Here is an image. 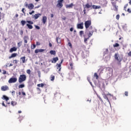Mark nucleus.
Returning a JSON list of instances; mask_svg holds the SVG:
<instances>
[{"instance_id":"1","label":"nucleus","mask_w":131,"mask_h":131,"mask_svg":"<svg viewBox=\"0 0 131 131\" xmlns=\"http://www.w3.org/2000/svg\"><path fill=\"white\" fill-rule=\"evenodd\" d=\"M26 23H28L26 24ZM20 24H21L22 26H24L26 24V26L28 27L29 29H32L33 28V26H32L33 24V21L31 20H21L20 21Z\"/></svg>"},{"instance_id":"2","label":"nucleus","mask_w":131,"mask_h":131,"mask_svg":"<svg viewBox=\"0 0 131 131\" xmlns=\"http://www.w3.org/2000/svg\"><path fill=\"white\" fill-rule=\"evenodd\" d=\"M86 30L88 32L89 37L92 36L93 34H94V32H95V30H96L95 28L93 27L92 26H91L90 28H88V29H86Z\"/></svg>"},{"instance_id":"3","label":"nucleus","mask_w":131,"mask_h":131,"mask_svg":"<svg viewBox=\"0 0 131 131\" xmlns=\"http://www.w3.org/2000/svg\"><path fill=\"white\" fill-rule=\"evenodd\" d=\"M26 75L25 74H22L20 75L18 78V82L19 83H22L24 81H25L26 80Z\"/></svg>"},{"instance_id":"4","label":"nucleus","mask_w":131,"mask_h":131,"mask_svg":"<svg viewBox=\"0 0 131 131\" xmlns=\"http://www.w3.org/2000/svg\"><path fill=\"white\" fill-rule=\"evenodd\" d=\"M64 0H58L57 1V4L56 5L57 8L58 9H62L63 7V3Z\"/></svg>"},{"instance_id":"5","label":"nucleus","mask_w":131,"mask_h":131,"mask_svg":"<svg viewBox=\"0 0 131 131\" xmlns=\"http://www.w3.org/2000/svg\"><path fill=\"white\" fill-rule=\"evenodd\" d=\"M84 25H85V29H89V28L91 27L92 25V20H89L85 21L84 23Z\"/></svg>"},{"instance_id":"6","label":"nucleus","mask_w":131,"mask_h":131,"mask_svg":"<svg viewBox=\"0 0 131 131\" xmlns=\"http://www.w3.org/2000/svg\"><path fill=\"white\" fill-rule=\"evenodd\" d=\"M115 59L119 62L122 61V58L120 57V56H118V54L117 53L115 54Z\"/></svg>"},{"instance_id":"7","label":"nucleus","mask_w":131,"mask_h":131,"mask_svg":"<svg viewBox=\"0 0 131 131\" xmlns=\"http://www.w3.org/2000/svg\"><path fill=\"white\" fill-rule=\"evenodd\" d=\"M9 83H15V82H17V78H11L9 81Z\"/></svg>"},{"instance_id":"8","label":"nucleus","mask_w":131,"mask_h":131,"mask_svg":"<svg viewBox=\"0 0 131 131\" xmlns=\"http://www.w3.org/2000/svg\"><path fill=\"white\" fill-rule=\"evenodd\" d=\"M77 27L78 29H83V23L77 24Z\"/></svg>"},{"instance_id":"9","label":"nucleus","mask_w":131,"mask_h":131,"mask_svg":"<svg viewBox=\"0 0 131 131\" xmlns=\"http://www.w3.org/2000/svg\"><path fill=\"white\" fill-rule=\"evenodd\" d=\"M9 90V86L7 85H4L1 87V90L3 92H5V91H8Z\"/></svg>"},{"instance_id":"10","label":"nucleus","mask_w":131,"mask_h":131,"mask_svg":"<svg viewBox=\"0 0 131 131\" xmlns=\"http://www.w3.org/2000/svg\"><path fill=\"white\" fill-rule=\"evenodd\" d=\"M45 52L44 49H36L35 50V54H38V53H42Z\"/></svg>"},{"instance_id":"11","label":"nucleus","mask_w":131,"mask_h":131,"mask_svg":"<svg viewBox=\"0 0 131 131\" xmlns=\"http://www.w3.org/2000/svg\"><path fill=\"white\" fill-rule=\"evenodd\" d=\"M74 6V5H73V3H71L69 5H67L66 6V9H71L72 8V7Z\"/></svg>"},{"instance_id":"12","label":"nucleus","mask_w":131,"mask_h":131,"mask_svg":"<svg viewBox=\"0 0 131 131\" xmlns=\"http://www.w3.org/2000/svg\"><path fill=\"white\" fill-rule=\"evenodd\" d=\"M59 60V58L58 57H54L51 60L52 63H56L57 61Z\"/></svg>"},{"instance_id":"13","label":"nucleus","mask_w":131,"mask_h":131,"mask_svg":"<svg viewBox=\"0 0 131 131\" xmlns=\"http://www.w3.org/2000/svg\"><path fill=\"white\" fill-rule=\"evenodd\" d=\"M16 51H17V48L13 47L10 49L9 52L10 53H13V52H16Z\"/></svg>"},{"instance_id":"14","label":"nucleus","mask_w":131,"mask_h":131,"mask_svg":"<svg viewBox=\"0 0 131 131\" xmlns=\"http://www.w3.org/2000/svg\"><path fill=\"white\" fill-rule=\"evenodd\" d=\"M40 16H41V13H38V14H35L34 15L35 20H36V19H38V17H40Z\"/></svg>"},{"instance_id":"15","label":"nucleus","mask_w":131,"mask_h":131,"mask_svg":"<svg viewBox=\"0 0 131 131\" xmlns=\"http://www.w3.org/2000/svg\"><path fill=\"white\" fill-rule=\"evenodd\" d=\"M33 8H34L33 4H29L28 5V9H29V10H33Z\"/></svg>"},{"instance_id":"16","label":"nucleus","mask_w":131,"mask_h":131,"mask_svg":"<svg viewBox=\"0 0 131 131\" xmlns=\"http://www.w3.org/2000/svg\"><path fill=\"white\" fill-rule=\"evenodd\" d=\"M20 60L22 61V63L24 64L26 62V57L24 56L20 57Z\"/></svg>"},{"instance_id":"17","label":"nucleus","mask_w":131,"mask_h":131,"mask_svg":"<svg viewBox=\"0 0 131 131\" xmlns=\"http://www.w3.org/2000/svg\"><path fill=\"white\" fill-rule=\"evenodd\" d=\"M28 39H29V38L28 37V36H25L24 37V40L25 43H27Z\"/></svg>"},{"instance_id":"18","label":"nucleus","mask_w":131,"mask_h":131,"mask_svg":"<svg viewBox=\"0 0 131 131\" xmlns=\"http://www.w3.org/2000/svg\"><path fill=\"white\" fill-rule=\"evenodd\" d=\"M42 21L43 24H46V22H47V16H43L42 17Z\"/></svg>"},{"instance_id":"19","label":"nucleus","mask_w":131,"mask_h":131,"mask_svg":"<svg viewBox=\"0 0 131 131\" xmlns=\"http://www.w3.org/2000/svg\"><path fill=\"white\" fill-rule=\"evenodd\" d=\"M17 57V53H12L10 56L9 57V59H12V58H15Z\"/></svg>"},{"instance_id":"20","label":"nucleus","mask_w":131,"mask_h":131,"mask_svg":"<svg viewBox=\"0 0 131 131\" xmlns=\"http://www.w3.org/2000/svg\"><path fill=\"white\" fill-rule=\"evenodd\" d=\"M63 59L61 60V62L59 64H57L56 66H57V69H59V68H61V65H62V63H63Z\"/></svg>"},{"instance_id":"21","label":"nucleus","mask_w":131,"mask_h":131,"mask_svg":"<svg viewBox=\"0 0 131 131\" xmlns=\"http://www.w3.org/2000/svg\"><path fill=\"white\" fill-rule=\"evenodd\" d=\"M2 99H3V100H6V102H8L9 100V97H7L6 95H4Z\"/></svg>"},{"instance_id":"22","label":"nucleus","mask_w":131,"mask_h":131,"mask_svg":"<svg viewBox=\"0 0 131 131\" xmlns=\"http://www.w3.org/2000/svg\"><path fill=\"white\" fill-rule=\"evenodd\" d=\"M92 8L93 9H95V10H97V9H100L101 7L98 6H96V5H93Z\"/></svg>"},{"instance_id":"23","label":"nucleus","mask_w":131,"mask_h":131,"mask_svg":"<svg viewBox=\"0 0 131 131\" xmlns=\"http://www.w3.org/2000/svg\"><path fill=\"white\" fill-rule=\"evenodd\" d=\"M56 41L57 42V43H61V38L58 37H56Z\"/></svg>"},{"instance_id":"24","label":"nucleus","mask_w":131,"mask_h":131,"mask_svg":"<svg viewBox=\"0 0 131 131\" xmlns=\"http://www.w3.org/2000/svg\"><path fill=\"white\" fill-rule=\"evenodd\" d=\"M50 54L51 55H54L55 56V55H56V51L55 50H51L50 51Z\"/></svg>"},{"instance_id":"25","label":"nucleus","mask_w":131,"mask_h":131,"mask_svg":"<svg viewBox=\"0 0 131 131\" xmlns=\"http://www.w3.org/2000/svg\"><path fill=\"white\" fill-rule=\"evenodd\" d=\"M50 79L51 80V81H54V80H55V76L51 75L50 77Z\"/></svg>"},{"instance_id":"26","label":"nucleus","mask_w":131,"mask_h":131,"mask_svg":"<svg viewBox=\"0 0 131 131\" xmlns=\"http://www.w3.org/2000/svg\"><path fill=\"white\" fill-rule=\"evenodd\" d=\"M23 88H25V84H21L18 85V89H23Z\"/></svg>"},{"instance_id":"27","label":"nucleus","mask_w":131,"mask_h":131,"mask_svg":"<svg viewBox=\"0 0 131 131\" xmlns=\"http://www.w3.org/2000/svg\"><path fill=\"white\" fill-rule=\"evenodd\" d=\"M119 46H120V45L118 43H116L113 45L114 48H118V47H119Z\"/></svg>"},{"instance_id":"28","label":"nucleus","mask_w":131,"mask_h":131,"mask_svg":"<svg viewBox=\"0 0 131 131\" xmlns=\"http://www.w3.org/2000/svg\"><path fill=\"white\" fill-rule=\"evenodd\" d=\"M94 77H95L96 79H98V78H99V76L98 75V74H97V73H95L94 74Z\"/></svg>"},{"instance_id":"29","label":"nucleus","mask_w":131,"mask_h":131,"mask_svg":"<svg viewBox=\"0 0 131 131\" xmlns=\"http://www.w3.org/2000/svg\"><path fill=\"white\" fill-rule=\"evenodd\" d=\"M45 84L43 83H41V84H38L37 85L38 88H43Z\"/></svg>"},{"instance_id":"30","label":"nucleus","mask_w":131,"mask_h":131,"mask_svg":"<svg viewBox=\"0 0 131 131\" xmlns=\"http://www.w3.org/2000/svg\"><path fill=\"white\" fill-rule=\"evenodd\" d=\"M70 66L71 67V70H73V62H70Z\"/></svg>"},{"instance_id":"31","label":"nucleus","mask_w":131,"mask_h":131,"mask_svg":"<svg viewBox=\"0 0 131 131\" xmlns=\"http://www.w3.org/2000/svg\"><path fill=\"white\" fill-rule=\"evenodd\" d=\"M103 98H104V99L106 100V101H107V102H110L109 99H108V97H107V95H103Z\"/></svg>"},{"instance_id":"32","label":"nucleus","mask_w":131,"mask_h":131,"mask_svg":"<svg viewBox=\"0 0 131 131\" xmlns=\"http://www.w3.org/2000/svg\"><path fill=\"white\" fill-rule=\"evenodd\" d=\"M11 105L12 106H16V105H17V102L15 101H11Z\"/></svg>"},{"instance_id":"33","label":"nucleus","mask_w":131,"mask_h":131,"mask_svg":"<svg viewBox=\"0 0 131 131\" xmlns=\"http://www.w3.org/2000/svg\"><path fill=\"white\" fill-rule=\"evenodd\" d=\"M92 6L91 5H89V4H86L85 5V8H87V9H90Z\"/></svg>"},{"instance_id":"34","label":"nucleus","mask_w":131,"mask_h":131,"mask_svg":"<svg viewBox=\"0 0 131 131\" xmlns=\"http://www.w3.org/2000/svg\"><path fill=\"white\" fill-rule=\"evenodd\" d=\"M114 8H115V11L117 12L118 11V6H117L116 5H114Z\"/></svg>"},{"instance_id":"35","label":"nucleus","mask_w":131,"mask_h":131,"mask_svg":"<svg viewBox=\"0 0 131 131\" xmlns=\"http://www.w3.org/2000/svg\"><path fill=\"white\" fill-rule=\"evenodd\" d=\"M84 33V32H83V31H80L79 32V35L80 36L82 37V34H83V33Z\"/></svg>"},{"instance_id":"36","label":"nucleus","mask_w":131,"mask_h":131,"mask_svg":"<svg viewBox=\"0 0 131 131\" xmlns=\"http://www.w3.org/2000/svg\"><path fill=\"white\" fill-rule=\"evenodd\" d=\"M127 7H128V4H126V5L124 6V11H126V8H127Z\"/></svg>"},{"instance_id":"37","label":"nucleus","mask_w":131,"mask_h":131,"mask_svg":"<svg viewBox=\"0 0 131 131\" xmlns=\"http://www.w3.org/2000/svg\"><path fill=\"white\" fill-rule=\"evenodd\" d=\"M26 72L27 74H29V75L31 74V70H27Z\"/></svg>"},{"instance_id":"38","label":"nucleus","mask_w":131,"mask_h":131,"mask_svg":"<svg viewBox=\"0 0 131 131\" xmlns=\"http://www.w3.org/2000/svg\"><path fill=\"white\" fill-rule=\"evenodd\" d=\"M21 45H22V41H20V42L17 43V47L18 48H20V47H21Z\"/></svg>"},{"instance_id":"39","label":"nucleus","mask_w":131,"mask_h":131,"mask_svg":"<svg viewBox=\"0 0 131 131\" xmlns=\"http://www.w3.org/2000/svg\"><path fill=\"white\" fill-rule=\"evenodd\" d=\"M21 94L24 96V97H25V96H26V93H25V92L23 91V90H22Z\"/></svg>"},{"instance_id":"40","label":"nucleus","mask_w":131,"mask_h":131,"mask_svg":"<svg viewBox=\"0 0 131 131\" xmlns=\"http://www.w3.org/2000/svg\"><path fill=\"white\" fill-rule=\"evenodd\" d=\"M119 18H120V15H119V14L117 15L116 16V19H117V20H119Z\"/></svg>"},{"instance_id":"41","label":"nucleus","mask_w":131,"mask_h":131,"mask_svg":"<svg viewBox=\"0 0 131 131\" xmlns=\"http://www.w3.org/2000/svg\"><path fill=\"white\" fill-rule=\"evenodd\" d=\"M35 48H36V45H35V44H33V47H31V49L32 50H34Z\"/></svg>"},{"instance_id":"42","label":"nucleus","mask_w":131,"mask_h":131,"mask_svg":"<svg viewBox=\"0 0 131 131\" xmlns=\"http://www.w3.org/2000/svg\"><path fill=\"white\" fill-rule=\"evenodd\" d=\"M68 46H69L71 49H72V45L71 44V42H68Z\"/></svg>"},{"instance_id":"43","label":"nucleus","mask_w":131,"mask_h":131,"mask_svg":"<svg viewBox=\"0 0 131 131\" xmlns=\"http://www.w3.org/2000/svg\"><path fill=\"white\" fill-rule=\"evenodd\" d=\"M35 27L36 29H38V30L40 29V27H39V26H38L35 25Z\"/></svg>"},{"instance_id":"44","label":"nucleus","mask_w":131,"mask_h":131,"mask_svg":"<svg viewBox=\"0 0 131 131\" xmlns=\"http://www.w3.org/2000/svg\"><path fill=\"white\" fill-rule=\"evenodd\" d=\"M11 93L13 96H15V94H16V92L15 91H13L12 92H11Z\"/></svg>"},{"instance_id":"45","label":"nucleus","mask_w":131,"mask_h":131,"mask_svg":"<svg viewBox=\"0 0 131 131\" xmlns=\"http://www.w3.org/2000/svg\"><path fill=\"white\" fill-rule=\"evenodd\" d=\"M88 81L90 82V84H91V85H93V84H92V82H91V78H88Z\"/></svg>"},{"instance_id":"46","label":"nucleus","mask_w":131,"mask_h":131,"mask_svg":"<svg viewBox=\"0 0 131 131\" xmlns=\"http://www.w3.org/2000/svg\"><path fill=\"white\" fill-rule=\"evenodd\" d=\"M124 95L126 97H127L128 96V92L127 91L125 92Z\"/></svg>"},{"instance_id":"47","label":"nucleus","mask_w":131,"mask_h":131,"mask_svg":"<svg viewBox=\"0 0 131 131\" xmlns=\"http://www.w3.org/2000/svg\"><path fill=\"white\" fill-rule=\"evenodd\" d=\"M13 63H14V64H18V61L17 60H14Z\"/></svg>"},{"instance_id":"48","label":"nucleus","mask_w":131,"mask_h":131,"mask_svg":"<svg viewBox=\"0 0 131 131\" xmlns=\"http://www.w3.org/2000/svg\"><path fill=\"white\" fill-rule=\"evenodd\" d=\"M25 7H26V8H28V3H27V2H26L25 3Z\"/></svg>"},{"instance_id":"49","label":"nucleus","mask_w":131,"mask_h":131,"mask_svg":"<svg viewBox=\"0 0 131 131\" xmlns=\"http://www.w3.org/2000/svg\"><path fill=\"white\" fill-rule=\"evenodd\" d=\"M3 74H7V71H6L5 70H3Z\"/></svg>"},{"instance_id":"50","label":"nucleus","mask_w":131,"mask_h":131,"mask_svg":"<svg viewBox=\"0 0 131 131\" xmlns=\"http://www.w3.org/2000/svg\"><path fill=\"white\" fill-rule=\"evenodd\" d=\"M88 39H89V38H85L84 39V42H86V41H88Z\"/></svg>"},{"instance_id":"51","label":"nucleus","mask_w":131,"mask_h":131,"mask_svg":"<svg viewBox=\"0 0 131 131\" xmlns=\"http://www.w3.org/2000/svg\"><path fill=\"white\" fill-rule=\"evenodd\" d=\"M127 12H128V13H131V10H130L129 8H128V9L127 10Z\"/></svg>"},{"instance_id":"52","label":"nucleus","mask_w":131,"mask_h":131,"mask_svg":"<svg viewBox=\"0 0 131 131\" xmlns=\"http://www.w3.org/2000/svg\"><path fill=\"white\" fill-rule=\"evenodd\" d=\"M27 52L28 53V54H30V53H31V51H30V49H27Z\"/></svg>"},{"instance_id":"53","label":"nucleus","mask_w":131,"mask_h":131,"mask_svg":"<svg viewBox=\"0 0 131 131\" xmlns=\"http://www.w3.org/2000/svg\"><path fill=\"white\" fill-rule=\"evenodd\" d=\"M36 46H40V43L38 41L36 42Z\"/></svg>"},{"instance_id":"54","label":"nucleus","mask_w":131,"mask_h":131,"mask_svg":"<svg viewBox=\"0 0 131 131\" xmlns=\"http://www.w3.org/2000/svg\"><path fill=\"white\" fill-rule=\"evenodd\" d=\"M97 97H98V98H99L100 101H101V102H103V100H102V98H101L100 97V96H97Z\"/></svg>"},{"instance_id":"55","label":"nucleus","mask_w":131,"mask_h":131,"mask_svg":"<svg viewBox=\"0 0 131 131\" xmlns=\"http://www.w3.org/2000/svg\"><path fill=\"white\" fill-rule=\"evenodd\" d=\"M86 10H85V9H83L84 15H85V14H86Z\"/></svg>"},{"instance_id":"56","label":"nucleus","mask_w":131,"mask_h":131,"mask_svg":"<svg viewBox=\"0 0 131 131\" xmlns=\"http://www.w3.org/2000/svg\"><path fill=\"white\" fill-rule=\"evenodd\" d=\"M33 13H34V11H32V12H29V14H30V15H32L33 14Z\"/></svg>"},{"instance_id":"57","label":"nucleus","mask_w":131,"mask_h":131,"mask_svg":"<svg viewBox=\"0 0 131 131\" xmlns=\"http://www.w3.org/2000/svg\"><path fill=\"white\" fill-rule=\"evenodd\" d=\"M25 10V8H23L21 10V11L23 12V13H24V14H25V12H24Z\"/></svg>"},{"instance_id":"58","label":"nucleus","mask_w":131,"mask_h":131,"mask_svg":"<svg viewBox=\"0 0 131 131\" xmlns=\"http://www.w3.org/2000/svg\"><path fill=\"white\" fill-rule=\"evenodd\" d=\"M49 45V47L50 48H52V43L50 42Z\"/></svg>"},{"instance_id":"59","label":"nucleus","mask_w":131,"mask_h":131,"mask_svg":"<svg viewBox=\"0 0 131 131\" xmlns=\"http://www.w3.org/2000/svg\"><path fill=\"white\" fill-rule=\"evenodd\" d=\"M70 31H71V32L73 31V28H71L70 29Z\"/></svg>"},{"instance_id":"60","label":"nucleus","mask_w":131,"mask_h":131,"mask_svg":"<svg viewBox=\"0 0 131 131\" xmlns=\"http://www.w3.org/2000/svg\"><path fill=\"white\" fill-rule=\"evenodd\" d=\"M2 105L3 106H4L5 107H6V105L5 104V102L3 101V103H2Z\"/></svg>"},{"instance_id":"61","label":"nucleus","mask_w":131,"mask_h":131,"mask_svg":"<svg viewBox=\"0 0 131 131\" xmlns=\"http://www.w3.org/2000/svg\"><path fill=\"white\" fill-rule=\"evenodd\" d=\"M20 35H23V31L22 30L20 31Z\"/></svg>"},{"instance_id":"62","label":"nucleus","mask_w":131,"mask_h":131,"mask_svg":"<svg viewBox=\"0 0 131 131\" xmlns=\"http://www.w3.org/2000/svg\"><path fill=\"white\" fill-rule=\"evenodd\" d=\"M54 17V14H51V18H53Z\"/></svg>"},{"instance_id":"63","label":"nucleus","mask_w":131,"mask_h":131,"mask_svg":"<svg viewBox=\"0 0 131 131\" xmlns=\"http://www.w3.org/2000/svg\"><path fill=\"white\" fill-rule=\"evenodd\" d=\"M15 17L17 18V17H19V15L18 14H16L15 15Z\"/></svg>"},{"instance_id":"64","label":"nucleus","mask_w":131,"mask_h":131,"mask_svg":"<svg viewBox=\"0 0 131 131\" xmlns=\"http://www.w3.org/2000/svg\"><path fill=\"white\" fill-rule=\"evenodd\" d=\"M18 113H19V114L22 113V112L21 111H18Z\"/></svg>"}]
</instances>
